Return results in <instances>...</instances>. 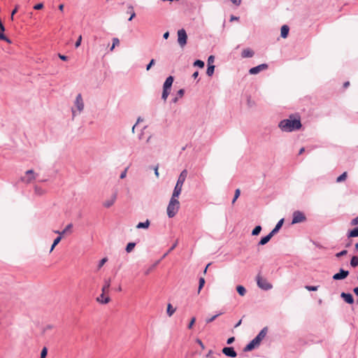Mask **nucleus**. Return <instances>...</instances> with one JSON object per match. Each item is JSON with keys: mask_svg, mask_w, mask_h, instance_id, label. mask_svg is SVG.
<instances>
[{"mask_svg": "<svg viewBox=\"0 0 358 358\" xmlns=\"http://www.w3.org/2000/svg\"><path fill=\"white\" fill-rule=\"evenodd\" d=\"M268 67L267 64H262L257 66L250 69L249 73L255 75L259 73L260 71L267 69Z\"/></svg>", "mask_w": 358, "mask_h": 358, "instance_id": "nucleus-11", "label": "nucleus"}, {"mask_svg": "<svg viewBox=\"0 0 358 358\" xmlns=\"http://www.w3.org/2000/svg\"><path fill=\"white\" fill-rule=\"evenodd\" d=\"M262 228L260 225L256 226L253 230L252 231V236H257L260 234Z\"/></svg>", "mask_w": 358, "mask_h": 358, "instance_id": "nucleus-30", "label": "nucleus"}, {"mask_svg": "<svg viewBox=\"0 0 358 358\" xmlns=\"http://www.w3.org/2000/svg\"><path fill=\"white\" fill-rule=\"evenodd\" d=\"M47 355H48V348L46 347H43L41 352L40 358H46Z\"/></svg>", "mask_w": 358, "mask_h": 358, "instance_id": "nucleus-40", "label": "nucleus"}, {"mask_svg": "<svg viewBox=\"0 0 358 358\" xmlns=\"http://www.w3.org/2000/svg\"><path fill=\"white\" fill-rule=\"evenodd\" d=\"M61 239H62V236H57L54 240L53 243L52 244V246H51V248H50V252L54 250L55 246L60 242Z\"/></svg>", "mask_w": 358, "mask_h": 358, "instance_id": "nucleus-32", "label": "nucleus"}, {"mask_svg": "<svg viewBox=\"0 0 358 358\" xmlns=\"http://www.w3.org/2000/svg\"><path fill=\"white\" fill-rule=\"evenodd\" d=\"M176 308H174L171 303H169L167 306L166 313L167 315L171 317L175 313Z\"/></svg>", "mask_w": 358, "mask_h": 358, "instance_id": "nucleus-26", "label": "nucleus"}, {"mask_svg": "<svg viewBox=\"0 0 358 358\" xmlns=\"http://www.w3.org/2000/svg\"><path fill=\"white\" fill-rule=\"evenodd\" d=\"M110 286V280H105L104 285L102 287V292H106L108 290L109 287Z\"/></svg>", "mask_w": 358, "mask_h": 358, "instance_id": "nucleus-31", "label": "nucleus"}, {"mask_svg": "<svg viewBox=\"0 0 358 358\" xmlns=\"http://www.w3.org/2000/svg\"><path fill=\"white\" fill-rule=\"evenodd\" d=\"M234 4L238 6L241 3V0H230Z\"/></svg>", "mask_w": 358, "mask_h": 358, "instance_id": "nucleus-58", "label": "nucleus"}, {"mask_svg": "<svg viewBox=\"0 0 358 358\" xmlns=\"http://www.w3.org/2000/svg\"><path fill=\"white\" fill-rule=\"evenodd\" d=\"M240 194H241V190L239 189H236L235 190L234 196V199L232 200V203L233 204L236 202V201L240 196Z\"/></svg>", "mask_w": 358, "mask_h": 358, "instance_id": "nucleus-38", "label": "nucleus"}, {"mask_svg": "<svg viewBox=\"0 0 358 358\" xmlns=\"http://www.w3.org/2000/svg\"><path fill=\"white\" fill-rule=\"evenodd\" d=\"M346 178H347V173L344 172L336 178V182H341L344 181L346 179Z\"/></svg>", "mask_w": 358, "mask_h": 358, "instance_id": "nucleus-34", "label": "nucleus"}, {"mask_svg": "<svg viewBox=\"0 0 358 358\" xmlns=\"http://www.w3.org/2000/svg\"><path fill=\"white\" fill-rule=\"evenodd\" d=\"M222 314H223L222 312H220L217 314L213 315V317L206 319V323H210V322H213L218 316H220V315H221Z\"/></svg>", "mask_w": 358, "mask_h": 358, "instance_id": "nucleus-36", "label": "nucleus"}, {"mask_svg": "<svg viewBox=\"0 0 358 358\" xmlns=\"http://www.w3.org/2000/svg\"><path fill=\"white\" fill-rule=\"evenodd\" d=\"M239 17H236L234 15H231V17H230V21L232 22V21H234V20H238Z\"/></svg>", "mask_w": 358, "mask_h": 358, "instance_id": "nucleus-61", "label": "nucleus"}, {"mask_svg": "<svg viewBox=\"0 0 358 358\" xmlns=\"http://www.w3.org/2000/svg\"><path fill=\"white\" fill-rule=\"evenodd\" d=\"M58 57L63 61H66L68 59V57L64 55L59 54Z\"/></svg>", "mask_w": 358, "mask_h": 358, "instance_id": "nucleus-56", "label": "nucleus"}, {"mask_svg": "<svg viewBox=\"0 0 358 358\" xmlns=\"http://www.w3.org/2000/svg\"><path fill=\"white\" fill-rule=\"evenodd\" d=\"M349 275V271L347 270H344L343 268H340L339 272L335 273L332 278L334 280H341L346 278Z\"/></svg>", "mask_w": 358, "mask_h": 358, "instance_id": "nucleus-10", "label": "nucleus"}, {"mask_svg": "<svg viewBox=\"0 0 358 358\" xmlns=\"http://www.w3.org/2000/svg\"><path fill=\"white\" fill-rule=\"evenodd\" d=\"M119 43H120L119 39L117 38H113V45L110 48V50L112 51L116 45H119Z\"/></svg>", "mask_w": 358, "mask_h": 358, "instance_id": "nucleus-42", "label": "nucleus"}, {"mask_svg": "<svg viewBox=\"0 0 358 358\" xmlns=\"http://www.w3.org/2000/svg\"><path fill=\"white\" fill-rule=\"evenodd\" d=\"M289 28L287 25H282L280 30V36L282 38H285L289 34Z\"/></svg>", "mask_w": 358, "mask_h": 358, "instance_id": "nucleus-19", "label": "nucleus"}, {"mask_svg": "<svg viewBox=\"0 0 358 358\" xmlns=\"http://www.w3.org/2000/svg\"><path fill=\"white\" fill-rule=\"evenodd\" d=\"M318 286H312V285H306L305 288L308 291H317L318 289Z\"/></svg>", "mask_w": 358, "mask_h": 358, "instance_id": "nucleus-44", "label": "nucleus"}, {"mask_svg": "<svg viewBox=\"0 0 358 358\" xmlns=\"http://www.w3.org/2000/svg\"><path fill=\"white\" fill-rule=\"evenodd\" d=\"M273 236L271 233H269L268 235H266V236H265L262 237V238L260 239V241H259V242L258 245H266V243H268V242L271 239V238H272Z\"/></svg>", "mask_w": 358, "mask_h": 358, "instance_id": "nucleus-18", "label": "nucleus"}, {"mask_svg": "<svg viewBox=\"0 0 358 358\" xmlns=\"http://www.w3.org/2000/svg\"><path fill=\"white\" fill-rule=\"evenodd\" d=\"M135 246H136V243H134V242L129 243L127 245L126 248H125L126 252L128 253L131 252L134 250Z\"/></svg>", "mask_w": 358, "mask_h": 358, "instance_id": "nucleus-28", "label": "nucleus"}, {"mask_svg": "<svg viewBox=\"0 0 358 358\" xmlns=\"http://www.w3.org/2000/svg\"><path fill=\"white\" fill-rule=\"evenodd\" d=\"M255 52L252 50L250 48L244 49L241 52V57L243 58H250L253 57Z\"/></svg>", "mask_w": 358, "mask_h": 358, "instance_id": "nucleus-17", "label": "nucleus"}, {"mask_svg": "<svg viewBox=\"0 0 358 358\" xmlns=\"http://www.w3.org/2000/svg\"><path fill=\"white\" fill-rule=\"evenodd\" d=\"M177 244H178V241H176L171 248L169 250V251L164 255V257L169 253L171 251H172L176 246H177Z\"/></svg>", "mask_w": 358, "mask_h": 358, "instance_id": "nucleus-53", "label": "nucleus"}, {"mask_svg": "<svg viewBox=\"0 0 358 358\" xmlns=\"http://www.w3.org/2000/svg\"><path fill=\"white\" fill-rule=\"evenodd\" d=\"M187 35L184 29L178 31V42L181 48L187 44Z\"/></svg>", "mask_w": 358, "mask_h": 358, "instance_id": "nucleus-8", "label": "nucleus"}, {"mask_svg": "<svg viewBox=\"0 0 358 358\" xmlns=\"http://www.w3.org/2000/svg\"><path fill=\"white\" fill-rule=\"evenodd\" d=\"M171 90L163 89L162 94V99L164 101L166 100L168 96L170 94Z\"/></svg>", "mask_w": 358, "mask_h": 358, "instance_id": "nucleus-35", "label": "nucleus"}, {"mask_svg": "<svg viewBox=\"0 0 358 358\" xmlns=\"http://www.w3.org/2000/svg\"><path fill=\"white\" fill-rule=\"evenodd\" d=\"M347 253H348V251L346 250H343L336 253V257H343V256L347 255Z\"/></svg>", "mask_w": 358, "mask_h": 358, "instance_id": "nucleus-47", "label": "nucleus"}, {"mask_svg": "<svg viewBox=\"0 0 358 358\" xmlns=\"http://www.w3.org/2000/svg\"><path fill=\"white\" fill-rule=\"evenodd\" d=\"M179 208H180L179 201L176 199V197H173V195L172 194V196H171L170 201L169 203V205L167 206L168 217L170 218L173 217L178 213Z\"/></svg>", "mask_w": 358, "mask_h": 358, "instance_id": "nucleus-4", "label": "nucleus"}, {"mask_svg": "<svg viewBox=\"0 0 358 358\" xmlns=\"http://www.w3.org/2000/svg\"><path fill=\"white\" fill-rule=\"evenodd\" d=\"M104 293L102 292V294L97 298V301L101 303L106 304L110 301V298L108 296L105 297Z\"/></svg>", "mask_w": 358, "mask_h": 358, "instance_id": "nucleus-21", "label": "nucleus"}, {"mask_svg": "<svg viewBox=\"0 0 358 358\" xmlns=\"http://www.w3.org/2000/svg\"><path fill=\"white\" fill-rule=\"evenodd\" d=\"M247 105L249 108H252L255 106V101L252 100L250 96L248 97Z\"/></svg>", "mask_w": 358, "mask_h": 358, "instance_id": "nucleus-39", "label": "nucleus"}, {"mask_svg": "<svg viewBox=\"0 0 358 358\" xmlns=\"http://www.w3.org/2000/svg\"><path fill=\"white\" fill-rule=\"evenodd\" d=\"M341 297L348 304H352L355 301L353 296L350 293L342 292Z\"/></svg>", "mask_w": 358, "mask_h": 358, "instance_id": "nucleus-13", "label": "nucleus"}, {"mask_svg": "<svg viewBox=\"0 0 358 358\" xmlns=\"http://www.w3.org/2000/svg\"><path fill=\"white\" fill-rule=\"evenodd\" d=\"M292 118V115H290L289 119H285L279 122L278 127L282 131L292 132L301 128L302 124L300 118H294L293 120Z\"/></svg>", "mask_w": 358, "mask_h": 358, "instance_id": "nucleus-1", "label": "nucleus"}, {"mask_svg": "<svg viewBox=\"0 0 358 358\" xmlns=\"http://www.w3.org/2000/svg\"><path fill=\"white\" fill-rule=\"evenodd\" d=\"M215 57L213 55H210L208 58V64H212L214 62Z\"/></svg>", "mask_w": 358, "mask_h": 358, "instance_id": "nucleus-52", "label": "nucleus"}, {"mask_svg": "<svg viewBox=\"0 0 358 358\" xmlns=\"http://www.w3.org/2000/svg\"><path fill=\"white\" fill-rule=\"evenodd\" d=\"M204 285H205V279L203 277H201L199 278V282L198 293H199L201 292V290L203 287Z\"/></svg>", "mask_w": 358, "mask_h": 358, "instance_id": "nucleus-33", "label": "nucleus"}, {"mask_svg": "<svg viewBox=\"0 0 358 358\" xmlns=\"http://www.w3.org/2000/svg\"><path fill=\"white\" fill-rule=\"evenodd\" d=\"M18 8H19V6L18 5H16L15 8L12 10L11 12V16H10V18L12 20H13V16L17 12L18 10Z\"/></svg>", "mask_w": 358, "mask_h": 358, "instance_id": "nucleus-48", "label": "nucleus"}, {"mask_svg": "<svg viewBox=\"0 0 358 358\" xmlns=\"http://www.w3.org/2000/svg\"><path fill=\"white\" fill-rule=\"evenodd\" d=\"M196 343L201 347L202 349H204V345L200 339H196Z\"/></svg>", "mask_w": 358, "mask_h": 358, "instance_id": "nucleus-59", "label": "nucleus"}, {"mask_svg": "<svg viewBox=\"0 0 358 358\" xmlns=\"http://www.w3.org/2000/svg\"><path fill=\"white\" fill-rule=\"evenodd\" d=\"M43 4L42 3H39L36 4L34 6V8L35 10H40V9L43 8Z\"/></svg>", "mask_w": 358, "mask_h": 358, "instance_id": "nucleus-51", "label": "nucleus"}, {"mask_svg": "<svg viewBox=\"0 0 358 358\" xmlns=\"http://www.w3.org/2000/svg\"><path fill=\"white\" fill-rule=\"evenodd\" d=\"M150 224V222L149 220H146L143 222H138L136 225L137 229H148Z\"/></svg>", "mask_w": 358, "mask_h": 358, "instance_id": "nucleus-22", "label": "nucleus"}, {"mask_svg": "<svg viewBox=\"0 0 358 358\" xmlns=\"http://www.w3.org/2000/svg\"><path fill=\"white\" fill-rule=\"evenodd\" d=\"M222 353L229 357L234 358L237 356V353L233 347H224L222 350Z\"/></svg>", "mask_w": 358, "mask_h": 358, "instance_id": "nucleus-12", "label": "nucleus"}, {"mask_svg": "<svg viewBox=\"0 0 358 358\" xmlns=\"http://www.w3.org/2000/svg\"><path fill=\"white\" fill-rule=\"evenodd\" d=\"M73 227V224L70 223L66 225L65 229L62 231V234H66L67 231H69L71 228Z\"/></svg>", "mask_w": 358, "mask_h": 358, "instance_id": "nucleus-46", "label": "nucleus"}, {"mask_svg": "<svg viewBox=\"0 0 358 358\" xmlns=\"http://www.w3.org/2000/svg\"><path fill=\"white\" fill-rule=\"evenodd\" d=\"M234 341H235V338L234 337H230V338H229L227 339V343L228 345H230V344L233 343L234 342Z\"/></svg>", "mask_w": 358, "mask_h": 358, "instance_id": "nucleus-55", "label": "nucleus"}, {"mask_svg": "<svg viewBox=\"0 0 358 358\" xmlns=\"http://www.w3.org/2000/svg\"><path fill=\"white\" fill-rule=\"evenodd\" d=\"M126 175H127V169H125L123 172L121 173L120 178L121 179H123L126 177Z\"/></svg>", "mask_w": 358, "mask_h": 358, "instance_id": "nucleus-57", "label": "nucleus"}, {"mask_svg": "<svg viewBox=\"0 0 358 358\" xmlns=\"http://www.w3.org/2000/svg\"><path fill=\"white\" fill-rule=\"evenodd\" d=\"M353 292L355 294L358 296V287H355Z\"/></svg>", "mask_w": 358, "mask_h": 358, "instance_id": "nucleus-64", "label": "nucleus"}, {"mask_svg": "<svg viewBox=\"0 0 358 358\" xmlns=\"http://www.w3.org/2000/svg\"><path fill=\"white\" fill-rule=\"evenodd\" d=\"M284 223V219L282 218L280 219L278 223L276 224L275 227L271 230V231L270 232L273 236H274L275 234H276L279 230L281 229L282 224Z\"/></svg>", "mask_w": 358, "mask_h": 358, "instance_id": "nucleus-16", "label": "nucleus"}, {"mask_svg": "<svg viewBox=\"0 0 358 358\" xmlns=\"http://www.w3.org/2000/svg\"><path fill=\"white\" fill-rule=\"evenodd\" d=\"M173 80H174L173 76H169V77H167L165 82L164 83L163 89L171 90Z\"/></svg>", "mask_w": 358, "mask_h": 358, "instance_id": "nucleus-14", "label": "nucleus"}, {"mask_svg": "<svg viewBox=\"0 0 358 358\" xmlns=\"http://www.w3.org/2000/svg\"><path fill=\"white\" fill-rule=\"evenodd\" d=\"M155 266V265H152V266H150L145 272V275H148L150 273V272L152 270V268Z\"/></svg>", "mask_w": 358, "mask_h": 358, "instance_id": "nucleus-60", "label": "nucleus"}, {"mask_svg": "<svg viewBox=\"0 0 358 358\" xmlns=\"http://www.w3.org/2000/svg\"><path fill=\"white\" fill-rule=\"evenodd\" d=\"M184 94H185V90L183 89L179 90L177 92V96L173 98L172 99V101L173 103H176L178 100V98H181L184 95Z\"/></svg>", "mask_w": 358, "mask_h": 358, "instance_id": "nucleus-24", "label": "nucleus"}, {"mask_svg": "<svg viewBox=\"0 0 358 358\" xmlns=\"http://www.w3.org/2000/svg\"><path fill=\"white\" fill-rule=\"evenodd\" d=\"M350 266L355 268L358 266V256H353L350 260Z\"/></svg>", "mask_w": 358, "mask_h": 358, "instance_id": "nucleus-29", "label": "nucleus"}, {"mask_svg": "<svg viewBox=\"0 0 358 358\" xmlns=\"http://www.w3.org/2000/svg\"><path fill=\"white\" fill-rule=\"evenodd\" d=\"M74 106L76 108L77 110L80 113L84 109V102L80 94H78L74 101Z\"/></svg>", "mask_w": 358, "mask_h": 358, "instance_id": "nucleus-9", "label": "nucleus"}, {"mask_svg": "<svg viewBox=\"0 0 358 358\" xmlns=\"http://www.w3.org/2000/svg\"><path fill=\"white\" fill-rule=\"evenodd\" d=\"M81 41H82V36H80L77 40V41L75 43V47L76 48H78L80 45V43H81Z\"/></svg>", "mask_w": 358, "mask_h": 358, "instance_id": "nucleus-50", "label": "nucleus"}, {"mask_svg": "<svg viewBox=\"0 0 358 358\" xmlns=\"http://www.w3.org/2000/svg\"><path fill=\"white\" fill-rule=\"evenodd\" d=\"M205 64L203 61L200 60V59H196L194 62V66H198L199 68H203Z\"/></svg>", "mask_w": 358, "mask_h": 358, "instance_id": "nucleus-37", "label": "nucleus"}, {"mask_svg": "<svg viewBox=\"0 0 358 358\" xmlns=\"http://www.w3.org/2000/svg\"><path fill=\"white\" fill-rule=\"evenodd\" d=\"M256 281L257 286L264 291H268L273 288L272 284L269 282L267 279L263 278L260 274L257 275Z\"/></svg>", "mask_w": 358, "mask_h": 358, "instance_id": "nucleus-5", "label": "nucleus"}, {"mask_svg": "<svg viewBox=\"0 0 358 358\" xmlns=\"http://www.w3.org/2000/svg\"><path fill=\"white\" fill-rule=\"evenodd\" d=\"M107 260H108V259L106 257L101 259L99 262L98 269H100L104 265V264L107 262Z\"/></svg>", "mask_w": 358, "mask_h": 358, "instance_id": "nucleus-45", "label": "nucleus"}, {"mask_svg": "<svg viewBox=\"0 0 358 358\" xmlns=\"http://www.w3.org/2000/svg\"><path fill=\"white\" fill-rule=\"evenodd\" d=\"M351 224L352 225H357V224H358V216L352 220Z\"/></svg>", "mask_w": 358, "mask_h": 358, "instance_id": "nucleus-54", "label": "nucleus"}, {"mask_svg": "<svg viewBox=\"0 0 358 358\" xmlns=\"http://www.w3.org/2000/svg\"><path fill=\"white\" fill-rule=\"evenodd\" d=\"M116 199H117V194L114 193L110 199L106 201L103 203V206L106 208H110V206H112L114 204Z\"/></svg>", "mask_w": 358, "mask_h": 358, "instance_id": "nucleus-15", "label": "nucleus"}, {"mask_svg": "<svg viewBox=\"0 0 358 358\" xmlns=\"http://www.w3.org/2000/svg\"><path fill=\"white\" fill-rule=\"evenodd\" d=\"M268 332V327H264L259 333L243 348L244 352H250L259 346L262 341L265 338Z\"/></svg>", "mask_w": 358, "mask_h": 358, "instance_id": "nucleus-2", "label": "nucleus"}, {"mask_svg": "<svg viewBox=\"0 0 358 358\" xmlns=\"http://www.w3.org/2000/svg\"><path fill=\"white\" fill-rule=\"evenodd\" d=\"M199 76V72L198 71H195L193 74H192V77L196 79L197 78V77Z\"/></svg>", "mask_w": 358, "mask_h": 358, "instance_id": "nucleus-63", "label": "nucleus"}, {"mask_svg": "<svg viewBox=\"0 0 358 358\" xmlns=\"http://www.w3.org/2000/svg\"><path fill=\"white\" fill-rule=\"evenodd\" d=\"M306 220V217L304 213L300 210H296L292 214V224L301 223Z\"/></svg>", "mask_w": 358, "mask_h": 358, "instance_id": "nucleus-6", "label": "nucleus"}, {"mask_svg": "<svg viewBox=\"0 0 358 358\" xmlns=\"http://www.w3.org/2000/svg\"><path fill=\"white\" fill-rule=\"evenodd\" d=\"M128 9L130 10V11L131 12V15L130 17L129 18V21H131V20H132V19L134 17H135L136 13L134 11V7L131 5L128 6Z\"/></svg>", "mask_w": 358, "mask_h": 358, "instance_id": "nucleus-41", "label": "nucleus"}, {"mask_svg": "<svg viewBox=\"0 0 358 358\" xmlns=\"http://www.w3.org/2000/svg\"><path fill=\"white\" fill-rule=\"evenodd\" d=\"M195 321H196V318L195 317H192L191 321L189 322L188 326H187V328L188 329H192L193 325H194V322H195Z\"/></svg>", "mask_w": 358, "mask_h": 358, "instance_id": "nucleus-49", "label": "nucleus"}, {"mask_svg": "<svg viewBox=\"0 0 358 358\" xmlns=\"http://www.w3.org/2000/svg\"><path fill=\"white\" fill-rule=\"evenodd\" d=\"M214 71H215V66L213 64H208L206 74L208 76H211L214 73Z\"/></svg>", "mask_w": 358, "mask_h": 358, "instance_id": "nucleus-23", "label": "nucleus"}, {"mask_svg": "<svg viewBox=\"0 0 358 358\" xmlns=\"http://www.w3.org/2000/svg\"><path fill=\"white\" fill-rule=\"evenodd\" d=\"M34 193L38 196H41L45 194V190L36 185L34 187Z\"/></svg>", "mask_w": 358, "mask_h": 358, "instance_id": "nucleus-25", "label": "nucleus"}, {"mask_svg": "<svg viewBox=\"0 0 358 358\" xmlns=\"http://www.w3.org/2000/svg\"><path fill=\"white\" fill-rule=\"evenodd\" d=\"M236 291L238 293V294L241 296H244L246 293L245 288L242 285H238L236 287Z\"/></svg>", "mask_w": 358, "mask_h": 358, "instance_id": "nucleus-27", "label": "nucleus"}, {"mask_svg": "<svg viewBox=\"0 0 358 358\" xmlns=\"http://www.w3.org/2000/svg\"><path fill=\"white\" fill-rule=\"evenodd\" d=\"M347 236L348 238L358 237V227H355L353 229L350 230L347 234Z\"/></svg>", "mask_w": 358, "mask_h": 358, "instance_id": "nucleus-20", "label": "nucleus"}, {"mask_svg": "<svg viewBox=\"0 0 358 358\" xmlns=\"http://www.w3.org/2000/svg\"><path fill=\"white\" fill-rule=\"evenodd\" d=\"M155 64V59H152L150 62L146 65V70L149 71L153 65Z\"/></svg>", "mask_w": 358, "mask_h": 358, "instance_id": "nucleus-43", "label": "nucleus"}, {"mask_svg": "<svg viewBox=\"0 0 358 358\" xmlns=\"http://www.w3.org/2000/svg\"><path fill=\"white\" fill-rule=\"evenodd\" d=\"M169 31L165 32L164 34V35H163V38L164 39H167L169 38Z\"/></svg>", "mask_w": 358, "mask_h": 358, "instance_id": "nucleus-62", "label": "nucleus"}, {"mask_svg": "<svg viewBox=\"0 0 358 358\" xmlns=\"http://www.w3.org/2000/svg\"><path fill=\"white\" fill-rule=\"evenodd\" d=\"M187 171L184 169L181 171L178 180L176 182V186L174 187L173 195V197H178L181 193L182 185L187 178Z\"/></svg>", "mask_w": 358, "mask_h": 358, "instance_id": "nucleus-3", "label": "nucleus"}, {"mask_svg": "<svg viewBox=\"0 0 358 358\" xmlns=\"http://www.w3.org/2000/svg\"><path fill=\"white\" fill-rule=\"evenodd\" d=\"M37 174L32 169L25 172V176L21 178L22 182L29 184L36 178Z\"/></svg>", "mask_w": 358, "mask_h": 358, "instance_id": "nucleus-7", "label": "nucleus"}]
</instances>
